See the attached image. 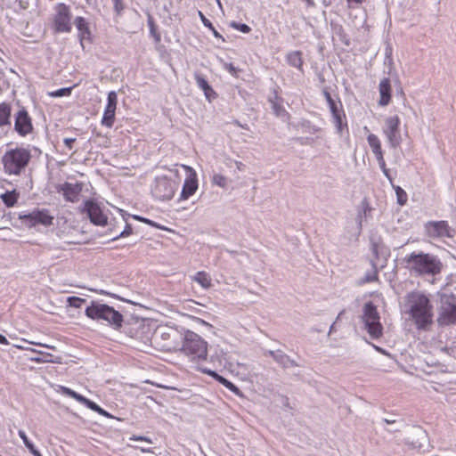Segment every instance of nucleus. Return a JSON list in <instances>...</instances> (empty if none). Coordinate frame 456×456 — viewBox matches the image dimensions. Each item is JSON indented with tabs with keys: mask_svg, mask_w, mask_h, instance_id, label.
Instances as JSON below:
<instances>
[{
	"mask_svg": "<svg viewBox=\"0 0 456 456\" xmlns=\"http://www.w3.org/2000/svg\"><path fill=\"white\" fill-rule=\"evenodd\" d=\"M404 311L409 314L416 327L426 330L433 322V306L428 297L420 291L407 294L404 301Z\"/></svg>",
	"mask_w": 456,
	"mask_h": 456,
	"instance_id": "nucleus-1",
	"label": "nucleus"
},
{
	"mask_svg": "<svg viewBox=\"0 0 456 456\" xmlns=\"http://www.w3.org/2000/svg\"><path fill=\"white\" fill-rule=\"evenodd\" d=\"M406 267L419 275L435 276L440 273L443 265L434 255L412 252L403 258Z\"/></svg>",
	"mask_w": 456,
	"mask_h": 456,
	"instance_id": "nucleus-2",
	"label": "nucleus"
},
{
	"mask_svg": "<svg viewBox=\"0 0 456 456\" xmlns=\"http://www.w3.org/2000/svg\"><path fill=\"white\" fill-rule=\"evenodd\" d=\"M85 314L93 321L105 322L114 330H119L122 327V314L112 306L99 301H91L90 305L86 308Z\"/></svg>",
	"mask_w": 456,
	"mask_h": 456,
	"instance_id": "nucleus-3",
	"label": "nucleus"
},
{
	"mask_svg": "<svg viewBox=\"0 0 456 456\" xmlns=\"http://www.w3.org/2000/svg\"><path fill=\"white\" fill-rule=\"evenodd\" d=\"M31 159L30 151L25 148H15L7 151L2 157L4 171L10 175H20L28 167Z\"/></svg>",
	"mask_w": 456,
	"mask_h": 456,
	"instance_id": "nucleus-4",
	"label": "nucleus"
},
{
	"mask_svg": "<svg viewBox=\"0 0 456 456\" xmlns=\"http://www.w3.org/2000/svg\"><path fill=\"white\" fill-rule=\"evenodd\" d=\"M361 318L364 330L371 338L378 339L382 337L383 326L380 322V315L372 302L369 301L364 304Z\"/></svg>",
	"mask_w": 456,
	"mask_h": 456,
	"instance_id": "nucleus-5",
	"label": "nucleus"
},
{
	"mask_svg": "<svg viewBox=\"0 0 456 456\" xmlns=\"http://www.w3.org/2000/svg\"><path fill=\"white\" fill-rule=\"evenodd\" d=\"M181 350L192 360H206L208 345L207 342L195 332L187 331Z\"/></svg>",
	"mask_w": 456,
	"mask_h": 456,
	"instance_id": "nucleus-6",
	"label": "nucleus"
},
{
	"mask_svg": "<svg viewBox=\"0 0 456 456\" xmlns=\"http://www.w3.org/2000/svg\"><path fill=\"white\" fill-rule=\"evenodd\" d=\"M440 307L437 322L440 325H451L456 323V297L452 294H442L440 296Z\"/></svg>",
	"mask_w": 456,
	"mask_h": 456,
	"instance_id": "nucleus-7",
	"label": "nucleus"
},
{
	"mask_svg": "<svg viewBox=\"0 0 456 456\" xmlns=\"http://www.w3.org/2000/svg\"><path fill=\"white\" fill-rule=\"evenodd\" d=\"M426 234L432 239L453 238L455 230L446 221H430L425 224Z\"/></svg>",
	"mask_w": 456,
	"mask_h": 456,
	"instance_id": "nucleus-8",
	"label": "nucleus"
},
{
	"mask_svg": "<svg viewBox=\"0 0 456 456\" xmlns=\"http://www.w3.org/2000/svg\"><path fill=\"white\" fill-rule=\"evenodd\" d=\"M400 119L397 116L389 117L385 120L383 132L392 148H396L402 142V136L399 130Z\"/></svg>",
	"mask_w": 456,
	"mask_h": 456,
	"instance_id": "nucleus-9",
	"label": "nucleus"
},
{
	"mask_svg": "<svg viewBox=\"0 0 456 456\" xmlns=\"http://www.w3.org/2000/svg\"><path fill=\"white\" fill-rule=\"evenodd\" d=\"M54 27L58 32H70V12L65 4H58L55 7Z\"/></svg>",
	"mask_w": 456,
	"mask_h": 456,
	"instance_id": "nucleus-10",
	"label": "nucleus"
},
{
	"mask_svg": "<svg viewBox=\"0 0 456 456\" xmlns=\"http://www.w3.org/2000/svg\"><path fill=\"white\" fill-rule=\"evenodd\" d=\"M24 224L28 227L36 226L38 224L43 225H50L53 223V216L48 214L47 210H34L27 215H20Z\"/></svg>",
	"mask_w": 456,
	"mask_h": 456,
	"instance_id": "nucleus-11",
	"label": "nucleus"
},
{
	"mask_svg": "<svg viewBox=\"0 0 456 456\" xmlns=\"http://www.w3.org/2000/svg\"><path fill=\"white\" fill-rule=\"evenodd\" d=\"M82 212H86L90 221L95 225L103 226L107 224V216L102 211L100 206L92 200L85 202Z\"/></svg>",
	"mask_w": 456,
	"mask_h": 456,
	"instance_id": "nucleus-12",
	"label": "nucleus"
},
{
	"mask_svg": "<svg viewBox=\"0 0 456 456\" xmlns=\"http://www.w3.org/2000/svg\"><path fill=\"white\" fill-rule=\"evenodd\" d=\"M14 129L21 136L33 131L31 118L24 107H21L15 114Z\"/></svg>",
	"mask_w": 456,
	"mask_h": 456,
	"instance_id": "nucleus-13",
	"label": "nucleus"
},
{
	"mask_svg": "<svg viewBox=\"0 0 456 456\" xmlns=\"http://www.w3.org/2000/svg\"><path fill=\"white\" fill-rule=\"evenodd\" d=\"M118 104L117 93L111 91L108 94L107 105L104 110V113L102 118V125L106 127H112L115 122V113Z\"/></svg>",
	"mask_w": 456,
	"mask_h": 456,
	"instance_id": "nucleus-14",
	"label": "nucleus"
},
{
	"mask_svg": "<svg viewBox=\"0 0 456 456\" xmlns=\"http://www.w3.org/2000/svg\"><path fill=\"white\" fill-rule=\"evenodd\" d=\"M175 185L166 178H159L153 188V194L161 200H170L175 193Z\"/></svg>",
	"mask_w": 456,
	"mask_h": 456,
	"instance_id": "nucleus-15",
	"label": "nucleus"
},
{
	"mask_svg": "<svg viewBox=\"0 0 456 456\" xmlns=\"http://www.w3.org/2000/svg\"><path fill=\"white\" fill-rule=\"evenodd\" d=\"M58 191H61L64 199L69 202H77L79 200V195L82 191V184L76 183H64L59 185Z\"/></svg>",
	"mask_w": 456,
	"mask_h": 456,
	"instance_id": "nucleus-16",
	"label": "nucleus"
},
{
	"mask_svg": "<svg viewBox=\"0 0 456 456\" xmlns=\"http://www.w3.org/2000/svg\"><path fill=\"white\" fill-rule=\"evenodd\" d=\"M189 172L188 177L185 179L183 190L181 192L180 199L181 200H187L189 197L193 195L195 191L198 189V181H197V175L194 170L190 167L183 166Z\"/></svg>",
	"mask_w": 456,
	"mask_h": 456,
	"instance_id": "nucleus-17",
	"label": "nucleus"
},
{
	"mask_svg": "<svg viewBox=\"0 0 456 456\" xmlns=\"http://www.w3.org/2000/svg\"><path fill=\"white\" fill-rule=\"evenodd\" d=\"M61 390L63 395L77 400V402L86 405L90 410L97 412L100 406L98 404H96L94 402L87 399L86 397L83 396L82 395L75 392L74 390H72L69 387H61Z\"/></svg>",
	"mask_w": 456,
	"mask_h": 456,
	"instance_id": "nucleus-18",
	"label": "nucleus"
},
{
	"mask_svg": "<svg viewBox=\"0 0 456 456\" xmlns=\"http://www.w3.org/2000/svg\"><path fill=\"white\" fill-rule=\"evenodd\" d=\"M426 439L427 433L422 428L414 426L409 430L408 440L414 447H421Z\"/></svg>",
	"mask_w": 456,
	"mask_h": 456,
	"instance_id": "nucleus-19",
	"label": "nucleus"
},
{
	"mask_svg": "<svg viewBox=\"0 0 456 456\" xmlns=\"http://www.w3.org/2000/svg\"><path fill=\"white\" fill-rule=\"evenodd\" d=\"M379 90L380 94L379 104L380 106L388 105L391 99V86L388 78H384L380 81Z\"/></svg>",
	"mask_w": 456,
	"mask_h": 456,
	"instance_id": "nucleus-20",
	"label": "nucleus"
},
{
	"mask_svg": "<svg viewBox=\"0 0 456 456\" xmlns=\"http://www.w3.org/2000/svg\"><path fill=\"white\" fill-rule=\"evenodd\" d=\"M74 24L78 30V36L80 37L81 45H83V40H90L91 37L89 24L83 17H77L74 20Z\"/></svg>",
	"mask_w": 456,
	"mask_h": 456,
	"instance_id": "nucleus-21",
	"label": "nucleus"
},
{
	"mask_svg": "<svg viewBox=\"0 0 456 456\" xmlns=\"http://www.w3.org/2000/svg\"><path fill=\"white\" fill-rule=\"evenodd\" d=\"M202 371L204 373H207L209 376L213 377L216 380H217L219 383L224 385L226 388H228L230 391H232L235 395H240V390L233 383H232L231 381H229L225 378H224L223 376L217 374L216 371L207 370V369H202Z\"/></svg>",
	"mask_w": 456,
	"mask_h": 456,
	"instance_id": "nucleus-22",
	"label": "nucleus"
},
{
	"mask_svg": "<svg viewBox=\"0 0 456 456\" xmlns=\"http://www.w3.org/2000/svg\"><path fill=\"white\" fill-rule=\"evenodd\" d=\"M275 362L283 369L298 366V363L296 361L291 359L281 350L279 352L277 357H275Z\"/></svg>",
	"mask_w": 456,
	"mask_h": 456,
	"instance_id": "nucleus-23",
	"label": "nucleus"
},
{
	"mask_svg": "<svg viewBox=\"0 0 456 456\" xmlns=\"http://www.w3.org/2000/svg\"><path fill=\"white\" fill-rule=\"evenodd\" d=\"M195 80L197 86L204 91L205 96L210 99L211 94H215V92L208 85V81L199 73L195 74Z\"/></svg>",
	"mask_w": 456,
	"mask_h": 456,
	"instance_id": "nucleus-24",
	"label": "nucleus"
},
{
	"mask_svg": "<svg viewBox=\"0 0 456 456\" xmlns=\"http://www.w3.org/2000/svg\"><path fill=\"white\" fill-rule=\"evenodd\" d=\"M367 141L369 145L370 146L373 153L375 154L376 158L378 156L383 155L382 150H381V144L379 142V139L377 135L370 134L367 137Z\"/></svg>",
	"mask_w": 456,
	"mask_h": 456,
	"instance_id": "nucleus-25",
	"label": "nucleus"
},
{
	"mask_svg": "<svg viewBox=\"0 0 456 456\" xmlns=\"http://www.w3.org/2000/svg\"><path fill=\"white\" fill-rule=\"evenodd\" d=\"M19 198V193L13 190L11 191H6L1 195V199L6 207L11 208L15 205Z\"/></svg>",
	"mask_w": 456,
	"mask_h": 456,
	"instance_id": "nucleus-26",
	"label": "nucleus"
},
{
	"mask_svg": "<svg viewBox=\"0 0 456 456\" xmlns=\"http://www.w3.org/2000/svg\"><path fill=\"white\" fill-rule=\"evenodd\" d=\"M287 59H288L289 63L291 66H293L300 70L302 69L303 60H302L301 53L299 51H294V52L289 53L287 56Z\"/></svg>",
	"mask_w": 456,
	"mask_h": 456,
	"instance_id": "nucleus-27",
	"label": "nucleus"
},
{
	"mask_svg": "<svg viewBox=\"0 0 456 456\" xmlns=\"http://www.w3.org/2000/svg\"><path fill=\"white\" fill-rule=\"evenodd\" d=\"M11 108L6 103L0 105V126L10 125Z\"/></svg>",
	"mask_w": 456,
	"mask_h": 456,
	"instance_id": "nucleus-28",
	"label": "nucleus"
},
{
	"mask_svg": "<svg viewBox=\"0 0 456 456\" xmlns=\"http://www.w3.org/2000/svg\"><path fill=\"white\" fill-rule=\"evenodd\" d=\"M194 281H196L205 289H208L211 286V280L205 272L197 273V274L194 277Z\"/></svg>",
	"mask_w": 456,
	"mask_h": 456,
	"instance_id": "nucleus-29",
	"label": "nucleus"
},
{
	"mask_svg": "<svg viewBox=\"0 0 456 456\" xmlns=\"http://www.w3.org/2000/svg\"><path fill=\"white\" fill-rule=\"evenodd\" d=\"M19 436L22 439V441H23L24 444L26 445V447L29 450V452L34 456H42L40 454V452L34 447L33 444L30 443V441L28 440V436H26V434H25V432L23 430H20L19 431Z\"/></svg>",
	"mask_w": 456,
	"mask_h": 456,
	"instance_id": "nucleus-30",
	"label": "nucleus"
},
{
	"mask_svg": "<svg viewBox=\"0 0 456 456\" xmlns=\"http://www.w3.org/2000/svg\"><path fill=\"white\" fill-rule=\"evenodd\" d=\"M212 182L215 185H217L221 188H226L227 186V179L221 174H215L212 177Z\"/></svg>",
	"mask_w": 456,
	"mask_h": 456,
	"instance_id": "nucleus-31",
	"label": "nucleus"
},
{
	"mask_svg": "<svg viewBox=\"0 0 456 456\" xmlns=\"http://www.w3.org/2000/svg\"><path fill=\"white\" fill-rule=\"evenodd\" d=\"M396 196H397V202L400 205H404L407 201V194L406 192L400 187V186H394Z\"/></svg>",
	"mask_w": 456,
	"mask_h": 456,
	"instance_id": "nucleus-32",
	"label": "nucleus"
},
{
	"mask_svg": "<svg viewBox=\"0 0 456 456\" xmlns=\"http://www.w3.org/2000/svg\"><path fill=\"white\" fill-rule=\"evenodd\" d=\"M67 302L69 306L74 308L81 307L83 303H86V299L78 297H69L67 298Z\"/></svg>",
	"mask_w": 456,
	"mask_h": 456,
	"instance_id": "nucleus-33",
	"label": "nucleus"
},
{
	"mask_svg": "<svg viewBox=\"0 0 456 456\" xmlns=\"http://www.w3.org/2000/svg\"><path fill=\"white\" fill-rule=\"evenodd\" d=\"M378 272L376 268L371 273H368L364 275V277L361 280V284L367 283V282H372L378 281Z\"/></svg>",
	"mask_w": 456,
	"mask_h": 456,
	"instance_id": "nucleus-34",
	"label": "nucleus"
},
{
	"mask_svg": "<svg viewBox=\"0 0 456 456\" xmlns=\"http://www.w3.org/2000/svg\"><path fill=\"white\" fill-rule=\"evenodd\" d=\"M345 116L343 110L338 113L332 114L337 130L339 134L342 132V118Z\"/></svg>",
	"mask_w": 456,
	"mask_h": 456,
	"instance_id": "nucleus-35",
	"label": "nucleus"
},
{
	"mask_svg": "<svg viewBox=\"0 0 456 456\" xmlns=\"http://www.w3.org/2000/svg\"><path fill=\"white\" fill-rule=\"evenodd\" d=\"M72 88L71 87H66V88H61L55 92H53L50 94L53 97H61L65 95H69L71 93Z\"/></svg>",
	"mask_w": 456,
	"mask_h": 456,
	"instance_id": "nucleus-36",
	"label": "nucleus"
},
{
	"mask_svg": "<svg viewBox=\"0 0 456 456\" xmlns=\"http://www.w3.org/2000/svg\"><path fill=\"white\" fill-rule=\"evenodd\" d=\"M232 26L243 33H248L251 30V28L247 24H244V23L237 24V23L233 22L232 24Z\"/></svg>",
	"mask_w": 456,
	"mask_h": 456,
	"instance_id": "nucleus-37",
	"label": "nucleus"
},
{
	"mask_svg": "<svg viewBox=\"0 0 456 456\" xmlns=\"http://www.w3.org/2000/svg\"><path fill=\"white\" fill-rule=\"evenodd\" d=\"M199 16L200 17L201 21L203 22L205 27H207L210 29H214V27H213L211 21L208 19H207L200 11H199Z\"/></svg>",
	"mask_w": 456,
	"mask_h": 456,
	"instance_id": "nucleus-38",
	"label": "nucleus"
},
{
	"mask_svg": "<svg viewBox=\"0 0 456 456\" xmlns=\"http://www.w3.org/2000/svg\"><path fill=\"white\" fill-rule=\"evenodd\" d=\"M132 232H133V230H132L131 225H130V224H126L125 230H124L123 232H121V233H120L118 236L115 237L113 240H117V239H118V238H120V237H126V236H128V235H130Z\"/></svg>",
	"mask_w": 456,
	"mask_h": 456,
	"instance_id": "nucleus-39",
	"label": "nucleus"
},
{
	"mask_svg": "<svg viewBox=\"0 0 456 456\" xmlns=\"http://www.w3.org/2000/svg\"><path fill=\"white\" fill-rule=\"evenodd\" d=\"M328 104H329V107H330V111H331L332 114L338 113V112L341 111L340 110H338V105H337L336 102L333 99L329 101Z\"/></svg>",
	"mask_w": 456,
	"mask_h": 456,
	"instance_id": "nucleus-40",
	"label": "nucleus"
},
{
	"mask_svg": "<svg viewBox=\"0 0 456 456\" xmlns=\"http://www.w3.org/2000/svg\"><path fill=\"white\" fill-rule=\"evenodd\" d=\"M224 354V353L223 352V350L220 351V354L219 353H216V354H213L211 355V361L212 362H217L218 363H222V357L223 355Z\"/></svg>",
	"mask_w": 456,
	"mask_h": 456,
	"instance_id": "nucleus-41",
	"label": "nucleus"
},
{
	"mask_svg": "<svg viewBox=\"0 0 456 456\" xmlns=\"http://www.w3.org/2000/svg\"><path fill=\"white\" fill-rule=\"evenodd\" d=\"M130 440H134V441H145L147 443L152 444V441L149 437L142 436H133L130 438Z\"/></svg>",
	"mask_w": 456,
	"mask_h": 456,
	"instance_id": "nucleus-42",
	"label": "nucleus"
},
{
	"mask_svg": "<svg viewBox=\"0 0 456 456\" xmlns=\"http://www.w3.org/2000/svg\"><path fill=\"white\" fill-rule=\"evenodd\" d=\"M16 348H19V349H22V350H29V351H32V352H35V353H38V354H45V353H43L41 351H37L36 349H33V348H30V347H27V346H22V345H13ZM46 355H50L49 354H46Z\"/></svg>",
	"mask_w": 456,
	"mask_h": 456,
	"instance_id": "nucleus-43",
	"label": "nucleus"
},
{
	"mask_svg": "<svg viewBox=\"0 0 456 456\" xmlns=\"http://www.w3.org/2000/svg\"><path fill=\"white\" fill-rule=\"evenodd\" d=\"M114 4L115 11L119 13L123 10V4L121 0H112Z\"/></svg>",
	"mask_w": 456,
	"mask_h": 456,
	"instance_id": "nucleus-44",
	"label": "nucleus"
},
{
	"mask_svg": "<svg viewBox=\"0 0 456 456\" xmlns=\"http://www.w3.org/2000/svg\"><path fill=\"white\" fill-rule=\"evenodd\" d=\"M446 352L449 355L456 358V344L452 345L451 346L447 347Z\"/></svg>",
	"mask_w": 456,
	"mask_h": 456,
	"instance_id": "nucleus-45",
	"label": "nucleus"
},
{
	"mask_svg": "<svg viewBox=\"0 0 456 456\" xmlns=\"http://www.w3.org/2000/svg\"><path fill=\"white\" fill-rule=\"evenodd\" d=\"M224 69H227L232 75L236 74L237 69L232 63H224Z\"/></svg>",
	"mask_w": 456,
	"mask_h": 456,
	"instance_id": "nucleus-46",
	"label": "nucleus"
},
{
	"mask_svg": "<svg viewBox=\"0 0 456 456\" xmlns=\"http://www.w3.org/2000/svg\"><path fill=\"white\" fill-rule=\"evenodd\" d=\"M281 350H267L265 352V355L271 356L274 361Z\"/></svg>",
	"mask_w": 456,
	"mask_h": 456,
	"instance_id": "nucleus-47",
	"label": "nucleus"
},
{
	"mask_svg": "<svg viewBox=\"0 0 456 456\" xmlns=\"http://www.w3.org/2000/svg\"><path fill=\"white\" fill-rule=\"evenodd\" d=\"M376 159H377V160L379 162V166L381 168V170L387 169L383 155L378 156Z\"/></svg>",
	"mask_w": 456,
	"mask_h": 456,
	"instance_id": "nucleus-48",
	"label": "nucleus"
},
{
	"mask_svg": "<svg viewBox=\"0 0 456 456\" xmlns=\"http://www.w3.org/2000/svg\"><path fill=\"white\" fill-rule=\"evenodd\" d=\"M76 141L75 138H65L64 139V144L66 147H68L69 150L72 149V144Z\"/></svg>",
	"mask_w": 456,
	"mask_h": 456,
	"instance_id": "nucleus-49",
	"label": "nucleus"
},
{
	"mask_svg": "<svg viewBox=\"0 0 456 456\" xmlns=\"http://www.w3.org/2000/svg\"><path fill=\"white\" fill-rule=\"evenodd\" d=\"M134 218L137 219V220H140V221H142V222H144L146 224H151L152 226H155L154 223L152 221L149 220V219H146V218H143V217H141V216H134Z\"/></svg>",
	"mask_w": 456,
	"mask_h": 456,
	"instance_id": "nucleus-50",
	"label": "nucleus"
},
{
	"mask_svg": "<svg viewBox=\"0 0 456 456\" xmlns=\"http://www.w3.org/2000/svg\"><path fill=\"white\" fill-rule=\"evenodd\" d=\"M29 344L31 345H36V346H44V347H47V348H50V349H55V346H49V345H46V344H42V343H38V342H33V341H30L28 342Z\"/></svg>",
	"mask_w": 456,
	"mask_h": 456,
	"instance_id": "nucleus-51",
	"label": "nucleus"
},
{
	"mask_svg": "<svg viewBox=\"0 0 456 456\" xmlns=\"http://www.w3.org/2000/svg\"><path fill=\"white\" fill-rule=\"evenodd\" d=\"M97 412L100 414V415H102L104 417H107V418H112V416L107 412L105 410H103L102 408L99 407Z\"/></svg>",
	"mask_w": 456,
	"mask_h": 456,
	"instance_id": "nucleus-52",
	"label": "nucleus"
},
{
	"mask_svg": "<svg viewBox=\"0 0 456 456\" xmlns=\"http://www.w3.org/2000/svg\"><path fill=\"white\" fill-rule=\"evenodd\" d=\"M273 108L276 115H280L281 111L283 110L282 108L279 106L277 103H273Z\"/></svg>",
	"mask_w": 456,
	"mask_h": 456,
	"instance_id": "nucleus-53",
	"label": "nucleus"
},
{
	"mask_svg": "<svg viewBox=\"0 0 456 456\" xmlns=\"http://www.w3.org/2000/svg\"><path fill=\"white\" fill-rule=\"evenodd\" d=\"M401 428H402V425H399L397 427H392V428H388L387 429L388 432L390 433H395V432H399L401 430Z\"/></svg>",
	"mask_w": 456,
	"mask_h": 456,
	"instance_id": "nucleus-54",
	"label": "nucleus"
},
{
	"mask_svg": "<svg viewBox=\"0 0 456 456\" xmlns=\"http://www.w3.org/2000/svg\"><path fill=\"white\" fill-rule=\"evenodd\" d=\"M0 344H3V345H8L9 344L7 338L4 335H2V334H0Z\"/></svg>",
	"mask_w": 456,
	"mask_h": 456,
	"instance_id": "nucleus-55",
	"label": "nucleus"
},
{
	"mask_svg": "<svg viewBox=\"0 0 456 456\" xmlns=\"http://www.w3.org/2000/svg\"><path fill=\"white\" fill-rule=\"evenodd\" d=\"M101 295H108V296H110V297H118V296L114 295V294H111L108 291H105V290H99L98 291Z\"/></svg>",
	"mask_w": 456,
	"mask_h": 456,
	"instance_id": "nucleus-56",
	"label": "nucleus"
},
{
	"mask_svg": "<svg viewBox=\"0 0 456 456\" xmlns=\"http://www.w3.org/2000/svg\"><path fill=\"white\" fill-rule=\"evenodd\" d=\"M323 94H324V96H325V98H326L327 102H329V101L332 100V97H331L330 94L328 91H326V90H325V91L323 92Z\"/></svg>",
	"mask_w": 456,
	"mask_h": 456,
	"instance_id": "nucleus-57",
	"label": "nucleus"
},
{
	"mask_svg": "<svg viewBox=\"0 0 456 456\" xmlns=\"http://www.w3.org/2000/svg\"><path fill=\"white\" fill-rule=\"evenodd\" d=\"M235 164H236V167H237V168H238L239 170H242V168H243V167H244V165H243V163H242V162H240V161H235Z\"/></svg>",
	"mask_w": 456,
	"mask_h": 456,
	"instance_id": "nucleus-58",
	"label": "nucleus"
},
{
	"mask_svg": "<svg viewBox=\"0 0 456 456\" xmlns=\"http://www.w3.org/2000/svg\"><path fill=\"white\" fill-rule=\"evenodd\" d=\"M213 31V34L216 37H218V38H221L223 41H224V39L222 37V36L214 28V29H211Z\"/></svg>",
	"mask_w": 456,
	"mask_h": 456,
	"instance_id": "nucleus-59",
	"label": "nucleus"
},
{
	"mask_svg": "<svg viewBox=\"0 0 456 456\" xmlns=\"http://www.w3.org/2000/svg\"><path fill=\"white\" fill-rule=\"evenodd\" d=\"M382 172H383V173H384V175L388 178V180L391 182V181H392V178H391V176H390V175H389V171H388V169L387 168V169H385V170H382Z\"/></svg>",
	"mask_w": 456,
	"mask_h": 456,
	"instance_id": "nucleus-60",
	"label": "nucleus"
},
{
	"mask_svg": "<svg viewBox=\"0 0 456 456\" xmlns=\"http://www.w3.org/2000/svg\"><path fill=\"white\" fill-rule=\"evenodd\" d=\"M32 361L36 362H47L46 360H43L39 357H34V358H31Z\"/></svg>",
	"mask_w": 456,
	"mask_h": 456,
	"instance_id": "nucleus-61",
	"label": "nucleus"
},
{
	"mask_svg": "<svg viewBox=\"0 0 456 456\" xmlns=\"http://www.w3.org/2000/svg\"><path fill=\"white\" fill-rule=\"evenodd\" d=\"M140 450L142 452H151L152 453L153 452L150 449V448H140Z\"/></svg>",
	"mask_w": 456,
	"mask_h": 456,
	"instance_id": "nucleus-62",
	"label": "nucleus"
},
{
	"mask_svg": "<svg viewBox=\"0 0 456 456\" xmlns=\"http://www.w3.org/2000/svg\"><path fill=\"white\" fill-rule=\"evenodd\" d=\"M384 422H386L387 424H395L396 423L395 420H391V419H384Z\"/></svg>",
	"mask_w": 456,
	"mask_h": 456,
	"instance_id": "nucleus-63",
	"label": "nucleus"
},
{
	"mask_svg": "<svg viewBox=\"0 0 456 456\" xmlns=\"http://www.w3.org/2000/svg\"><path fill=\"white\" fill-rule=\"evenodd\" d=\"M391 53H392V49L391 48H387L386 49V55H387V57L390 56Z\"/></svg>",
	"mask_w": 456,
	"mask_h": 456,
	"instance_id": "nucleus-64",
	"label": "nucleus"
}]
</instances>
